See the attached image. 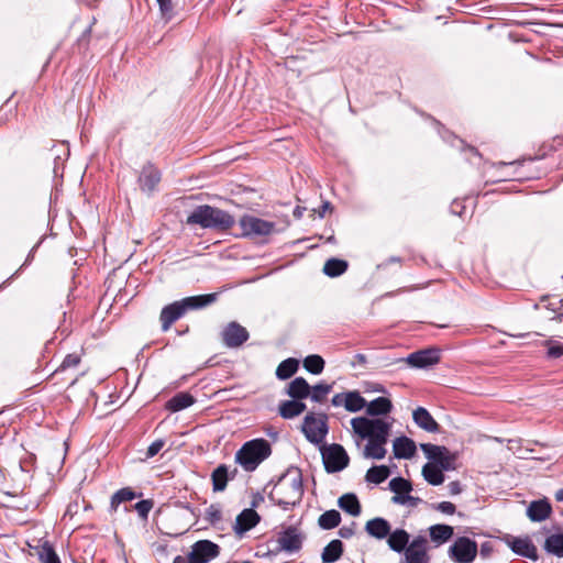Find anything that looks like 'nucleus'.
Masks as SVG:
<instances>
[{
    "label": "nucleus",
    "instance_id": "39448f33",
    "mask_svg": "<svg viewBox=\"0 0 563 563\" xmlns=\"http://www.w3.org/2000/svg\"><path fill=\"white\" fill-rule=\"evenodd\" d=\"M421 451L433 465L444 471H454L456 468L457 453H452L444 445H435L431 443H421Z\"/></svg>",
    "mask_w": 563,
    "mask_h": 563
},
{
    "label": "nucleus",
    "instance_id": "6ab92c4d",
    "mask_svg": "<svg viewBox=\"0 0 563 563\" xmlns=\"http://www.w3.org/2000/svg\"><path fill=\"white\" fill-rule=\"evenodd\" d=\"M552 506L547 498L533 500L527 508V516L533 522H541L550 517Z\"/></svg>",
    "mask_w": 563,
    "mask_h": 563
},
{
    "label": "nucleus",
    "instance_id": "7ed1b4c3",
    "mask_svg": "<svg viewBox=\"0 0 563 563\" xmlns=\"http://www.w3.org/2000/svg\"><path fill=\"white\" fill-rule=\"evenodd\" d=\"M272 454L271 443L257 438L246 441L235 453V463L245 472L255 471L258 465Z\"/></svg>",
    "mask_w": 563,
    "mask_h": 563
},
{
    "label": "nucleus",
    "instance_id": "6e6d98bb",
    "mask_svg": "<svg viewBox=\"0 0 563 563\" xmlns=\"http://www.w3.org/2000/svg\"><path fill=\"white\" fill-rule=\"evenodd\" d=\"M165 445V441L163 439H157L154 442H152L146 451V457L151 459L154 457Z\"/></svg>",
    "mask_w": 563,
    "mask_h": 563
},
{
    "label": "nucleus",
    "instance_id": "f3484780",
    "mask_svg": "<svg viewBox=\"0 0 563 563\" xmlns=\"http://www.w3.org/2000/svg\"><path fill=\"white\" fill-rule=\"evenodd\" d=\"M185 314L184 308L181 307L179 300L174 301L169 305H166L163 307L161 314H159V321L162 324V330L166 332L169 330L172 324L179 320Z\"/></svg>",
    "mask_w": 563,
    "mask_h": 563
},
{
    "label": "nucleus",
    "instance_id": "338daca9",
    "mask_svg": "<svg viewBox=\"0 0 563 563\" xmlns=\"http://www.w3.org/2000/svg\"><path fill=\"white\" fill-rule=\"evenodd\" d=\"M305 210H306V208L297 206V207L294 209V212H292V213H294V217H295L296 219H300V218L303 216Z\"/></svg>",
    "mask_w": 563,
    "mask_h": 563
},
{
    "label": "nucleus",
    "instance_id": "ddd939ff",
    "mask_svg": "<svg viewBox=\"0 0 563 563\" xmlns=\"http://www.w3.org/2000/svg\"><path fill=\"white\" fill-rule=\"evenodd\" d=\"M162 179L161 170L151 162H147L141 169L137 183L142 192L152 195Z\"/></svg>",
    "mask_w": 563,
    "mask_h": 563
},
{
    "label": "nucleus",
    "instance_id": "6e6552de",
    "mask_svg": "<svg viewBox=\"0 0 563 563\" xmlns=\"http://www.w3.org/2000/svg\"><path fill=\"white\" fill-rule=\"evenodd\" d=\"M477 552L476 541L468 537H459L449 548L448 555L455 563H472Z\"/></svg>",
    "mask_w": 563,
    "mask_h": 563
},
{
    "label": "nucleus",
    "instance_id": "393cba45",
    "mask_svg": "<svg viewBox=\"0 0 563 563\" xmlns=\"http://www.w3.org/2000/svg\"><path fill=\"white\" fill-rule=\"evenodd\" d=\"M454 534V528L444 523H437L429 527V536L437 547L448 542Z\"/></svg>",
    "mask_w": 563,
    "mask_h": 563
},
{
    "label": "nucleus",
    "instance_id": "412c9836",
    "mask_svg": "<svg viewBox=\"0 0 563 563\" xmlns=\"http://www.w3.org/2000/svg\"><path fill=\"white\" fill-rule=\"evenodd\" d=\"M391 530L389 521L382 517H375L365 525V531L368 536L383 540L386 539Z\"/></svg>",
    "mask_w": 563,
    "mask_h": 563
},
{
    "label": "nucleus",
    "instance_id": "5fc2aeb1",
    "mask_svg": "<svg viewBox=\"0 0 563 563\" xmlns=\"http://www.w3.org/2000/svg\"><path fill=\"white\" fill-rule=\"evenodd\" d=\"M80 363V357L79 355L73 353V354H67L65 356V358L63 360L60 366H59V369L64 371V369H67V368H70V367H76L78 364Z\"/></svg>",
    "mask_w": 563,
    "mask_h": 563
},
{
    "label": "nucleus",
    "instance_id": "f8f14e48",
    "mask_svg": "<svg viewBox=\"0 0 563 563\" xmlns=\"http://www.w3.org/2000/svg\"><path fill=\"white\" fill-rule=\"evenodd\" d=\"M220 554V547L210 540H199L188 553L191 563H208Z\"/></svg>",
    "mask_w": 563,
    "mask_h": 563
},
{
    "label": "nucleus",
    "instance_id": "5701e85b",
    "mask_svg": "<svg viewBox=\"0 0 563 563\" xmlns=\"http://www.w3.org/2000/svg\"><path fill=\"white\" fill-rule=\"evenodd\" d=\"M394 456L396 459H411L417 451L416 443L412 439L401 435L395 439L393 444Z\"/></svg>",
    "mask_w": 563,
    "mask_h": 563
},
{
    "label": "nucleus",
    "instance_id": "f257e3e1",
    "mask_svg": "<svg viewBox=\"0 0 563 563\" xmlns=\"http://www.w3.org/2000/svg\"><path fill=\"white\" fill-rule=\"evenodd\" d=\"M303 496L302 473L296 466H289L275 483L268 499L284 510L299 505Z\"/></svg>",
    "mask_w": 563,
    "mask_h": 563
},
{
    "label": "nucleus",
    "instance_id": "052dcab7",
    "mask_svg": "<svg viewBox=\"0 0 563 563\" xmlns=\"http://www.w3.org/2000/svg\"><path fill=\"white\" fill-rule=\"evenodd\" d=\"M448 488L451 495H459L462 493V486L459 481L450 482Z\"/></svg>",
    "mask_w": 563,
    "mask_h": 563
},
{
    "label": "nucleus",
    "instance_id": "69168bd1",
    "mask_svg": "<svg viewBox=\"0 0 563 563\" xmlns=\"http://www.w3.org/2000/svg\"><path fill=\"white\" fill-rule=\"evenodd\" d=\"M455 207H460V202L457 200H454L451 205V211L454 213V214H457V216H462L463 214V210H464V207H461V210H456Z\"/></svg>",
    "mask_w": 563,
    "mask_h": 563
},
{
    "label": "nucleus",
    "instance_id": "e2e57ef3",
    "mask_svg": "<svg viewBox=\"0 0 563 563\" xmlns=\"http://www.w3.org/2000/svg\"><path fill=\"white\" fill-rule=\"evenodd\" d=\"M367 363V357L365 354L357 353L354 356V361L351 362V365L355 367L356 365H365Z\"/></svg>",
    "mask_w": 563,
    "mask_h": 563
},
{
    "label": "nucleus",
    "instance_id": "bb28decb",
    "mask_svg": "<svg viewBox=\"0 0 563 563\" xmlns=\"http://www.w3.org/2000/svg\"><path fill=\"white\" fill-rule=\"evenodd\" d=\"M311 387L303 377L292 379L287 388V395L292 399H306L309 397Z\"/></svg>",
    "mask_w": 563,
    "mask_h": 563
},
{
    "label": "nucleus",
    "instance_id": "a878e982",
    "mask_svg": "<svg viewBox=\"0 0 563 563\" xmlns=\"http://www.w3.org/2000/svg\"><path fill=\"white\" fill-rule=\"evenodd\" d=\"M196 402L195 397L187 393V391H180L177 393L175 396H173L167 402H166V409L170 412H178L181 411L190 406H192Z\"/></svg>",
    "mask_w": 563,
    "mask_h": 563
},
{
    "label": "nucleus",
    "instance_id": "72a5a7b5",
    "mask_svg": "<svg viewBox=\"0 0 563 563\" xmlns=\"http://www.w3.org/2000/svg\"><path fill=\"white\" fill-rule=\"evenodd\" d=\"M35 550L41 563H60V559L49 541H42Z\"/></svg>",
    "mask_w": 563,
    "mask_h": 563
},
{
    "label": "nucleus",
    "instance_id": "864d4df0",
    "mask_svg": "<svg viewBox=\"0 0 563 563\" xmlns=\"http://www.w3.org/2000/svg\"><path fill=\"white\" fill-rule=\"evenodd\" d=\"M431 507L434 510H438V511H440L442 514H445V515H453L456 511L455 505L453 503H451V501H441V503H438V504H432Z\"/></svg>",
    "mask_w": 563,
    "mask_h": 563
},
{
    "label": "nucleus",
    "instance_id": "774afa93",
    "mask_svg": "<svg viewBox=\"0 0 563 563\" xmlns=\"http://www.w3.org/2000/svg\"><path fill=\"white\" fill-rule=\"evenodd\" d=\"M173 563H191L189 556L177 555L174 558Z\"/></svg>",
    "mask_w": 563,
    "mask_h": 563
},
{
    "label": "nucleus",
    "instance_id": "a19ab883",
    "mask_svg": "<svg viewBox=\"0 0 563 563\" xmlns=\"http://www.w3.org/2000/svg\"><path fill=\"white\" fill-rule=\"evenodd\" d=\"M341 522V515L338 510L331 509L324 511L318 519V525L323 530H331Z\"/></svg>",
    "mask_w": 563,
    "mask_h": 563
},
{
    "label": "nucleus",
    "instance_id": "4be33fe9",
    "mask_svg": "<svg viewBox=\"0 0 563 563\" xmlns=\"http://www.w3.org/2000/svg\"><path fill=\"white\" fill-rule=\"evenodd\" d=\"M410 534L401 528H397L394 531L390 530L387 537V544L390 550L397 553H404L409 547Z\"/></svg>",
    "mask_w": 563,
    "mask_h": 563
},
{
    "label": "nucleus",
    "instance_id": "473e14b6",
    "mask_svg": "<svg viewBox=\"0 0 563 563\" xmlns=\"http://www.w3.org/2000/svg\"><path fill=\"white\" fill-rule=\"evenodd\" d=\"M343 542L339 539L330 541L323 549L321 559L323 563H334L343 553Z\"/></svg>",
    "mask_w": 563,
    "mask_h": 563
},
{
    "label": "nucleus",
    "instance_id": "f704fd0d",
    "mask_svg": "<svg viewBox=\"0 0 563 563\" xmlns=\"http://www.w3.org/2000/svg\"><path fill=\"white\" fill-rule=\"evenodd\" d=\"M387 442L388 440L367 441L363 451V456L365 459L383 460L387 452L385 449Z\"/></svg>",
    "mask_w": 563,
    "mask_h": 563
},
{
    "label": "nucleus",
    "instance_id": "13d9d810",
    "mask_svg": "<svg viewBox=\"0 0 563 563\" xmlns=\"http://www.w3.org/2000/svg\"><path fill=\"white\" fill-rule=\"evenodd\" d=\"M355 522H352L350 526H343L339 529V536L343 539H350L355 533Z\"/></svg>",
    "mask_w": 563,
    "mask_h": 563
},
{
    "label": "nucleus",
    "instance_id": "09e8293b",
    "mask_svg": "<svg viewBox=\"0 0 563 563\" xmlns=\"http://www.w3.org/2000/svg\"><path fill=\"white\" fill-rule=\"evenodd\" d=\"M391 501L396 505H407L412 508L423 503L420 497L411 496L410 493L407 495H395L393 496Z\"/></svg>",
    "mask_w": 563,
    "mask_h": 563
},
{
    "label": "nucleus",
    "instance_id": "e433bc0d",
    "mask_svg": "<svg viewBox=\"0 0 563 563\" xmlns=\"http://www.w3.org/2000/svg\"><path fill=\"white\" fill-rule=\"evenodd\" d=\"M299 368V362L296 358L289 357L279 363L276 368V377L280 380L290 378L296 374Z\"/></svg>",
    "mask_w": 563,
    "mask_h": 563
},
{
    "label": "nucleus",
    "instance_id": "49530a36",
    "mask_svg": "<svg viewBox=\"0 0 563 563\" xmlns=\"http://www.w3.org/2000/svg\"><path fill=\"white\" fill-rule=\"evenodd\" d=\"M332 385L330 384H317L311 388L310 398L314 402H322L325 396L331 391Z\"/></svg>",
    "mask_w": 563,
    "mask_h": 563
},
{
    "label": "nucleus",
    "instance_id": "2eb2a0df",
    "mask_svg": "<svg viewBox=\"0 0 563 563\" xmlns=\"http://www.w3.org/2000/svg\"><path fill=\"white\" fill-rule=\"evenodd\" d=\"M260 520L261 517L254 509L246 508L238 515L233 527L234 532L238 536H243L245 532L254 528Z\"/></svg>",
    "mask_w": 563,
    "mask_h": 563
},
{
    "label": "nucleus",
    "instance_id": "423d86ee",
    "mask_svg": "<svg viewBox=\"0 0 563 563\" xmlns=\"http://www.w3.org/2000/svg\"><path fill=\"white\" fill-rule=\"evenodd\" d=\"M320 451L327 473H338L347 467L350 457L341 444L332 443L323 445Z\"/></svg>",
    "mask_w": 563,
    "mask_h": 563
},
{
    "label": "nucleus",
    "instance_id": "20e7f679",
    "mask_svg": "<svg viewBox=\"0 0 563 563\" xmlns=\"http://www.w3.org/2000/svg\"><path fill=\"white\" fill-rule=\"evenodd\" d=\"M353 432L361 439L367 441L388 440L391 423L380 418L355 417L351 420Z\"/></svg>",
    "mask_w": 563,
    "mask_h": 563
},
{
    "label": "nucleus",
    "instance_id": "1a4fd4ad",
    "mask_svg": "<svg viewBox=\"0 0 563 563\" xmlns=\"http://www.w3.org/2000/svg\"><path fill=\"white\" fill-rule=\"evenodd\" d=\"M240 227L242 235L246 238H263L277 232L275 222L251 214H245L240 219Z\"/></svg>",
    "mask_w": 563,
    "mask_h": 563
},
{
    "label": "nucleus",
    "instance_id": "a18cd8bd",
    "mask_svg": "<svg viewBox=\"0 0 563 563\" xmlns=\"http://www.w3.org/2000/svg\"><path fill=\"white\" fill-rule=\"evenodd\" d=\"M542 345L547 347V358L558 360L563 355V343L555 340H545Z\"/></svg>",
    "mask_w": 563,
    "mask_h": 563
},
{
    "label": "nucleus",
    "instance_id": "0eeeda50",
    "mask_svg": "<svg viewBox=\"0 0 563 563\" xmlns=\"http://www.w3.org/2000/svg\"><path fill=\"white\" fill-rule=\"evenodd\" d=\"M327 420L328 417L324 413L319 415V417L308 413L305 417L301 430L309 442L313 444L323 442L329 431Z\"/></svg>",
    "mask_w": 563,
    "mask_h": 563
},
{
    "label": "nucleus",
    "instance_id": "4d7b16f0",
    "mask_svg": "<svg viewBox=\"0 0 563 563\" xmlns=\"http://www.w3.org/2000/svg\"><path fill=\"white\" fill-rule=\"evenodd\" d=\"M37 245H35L31 251L30 253L27 254L26 258H25V262L21 265V267L12 275L10 276L4 283V284H8L10 280H12L16 275L18 273L23 269L24 267H26L27 265H30V263L33 261L34 258V252L36 250Z\"/></svg>",
    "mask_w": 563,
    "mask_h": 563
},
{
    "label": "nucleus",
    "instance_id": "8fccbe9b",
    "mask_svg": "<svg viewBox=\"0 0 563 563\" xmlns=\"http://www.w3.org/2000/svg\"><path fill=\"white\" fill-rule=\"evenodd\" d=\"M205 519L211 525L217 526L222 519V511L219 505L212 504L206 509Z\"/></svg>",
    "mask_w": 563,
    "mask_h": 563
},
{
    "label": "nucleus",
    "instance_id": "dca6fc26",
    "mask_svg": "<svg viewBox=\"0 0 563 563\" xmlns=\"http://www.w3.org/2000/svg\"><path fill=\"white\" fill-rule=\"evenodd\" d=\"M508 545L517 555L537 561L538 549L529 538H512L508 541Z\"/></svg>",
    "mask_w": 563,
    "mask_h": 563
},
{
    "label": "nucleus",
    "instance_id": "c03bdc74",
    "mask_svg": "<svg viewBox=\"0 0 563 563\" xmlns=\"http://www.w3.org/2000/svg\"><path fill=\"white\" fill-rule=\"evenodd\" d=\"M430 555L422 551H406L399 563H430Z\"/></svg>",
    "mask_w": 563,
    "mask_h": 563
},
{
    "label": "nucleus",
    "instance_id": "79ce46f5",
    "mask_svg": "<svg viewBox=\"0 0 563 563\" xmlns=\"http://www.w3.org/2000/svg\"><path fill=\"white\" fill-rule=\"evenodd\" d=\"M324 360L318 354H311L303 358V367L307 372L319 375L323 372Z\"/></svg>",
    "mask_w": 563,
    "mask_h": 563
},
{
    "label": "nucleus",
    "instance_id": "37998d69",
    "mask_svg": "<svg viewBox=\"0 0 563 563\" xmlns=\"http://www.w3.org/2000/svg\"><path fill=\"white\" fill-rule=\"evenodd\" d=\"M388 486L395 495H407L412 490L411 482L401 476L390 479Z\"/></svg>",
    "mask_w": 563,
    "mask_h": 563
},
{
    "label": "nucleus",
    "instance_id": "c756f323",
    "mask_svg": "<svg viewBox=\"0 0 563 563\" xmlns=\"http://www.w3.org/2000/svg\"><path fill=\"white\" fill-rule=\"evenodd\" d=\"M229 481V466L227 464H220L212 471L211 482L213 492H223Z\"/></svg>",
    "mask_w": 563,
    "mask_h": 563
},
{
    "label": "nucleus",
    "instance_id": "603ef678",
    "mask_svg": "<svg viewBox=\"0 0 563 563\" xmlns=\"http://www.w3.org/2000/svg\"><path fill=\"white\" fill-rule=\"evenodd\" d=\"M428 540L423 536H417L412 541L409 540V547L407 551H422L428 552L427 550Z\"/></svg>",
    "mask_w": 563,
    "mask_h": 563
},
{
    "label": "nucleus",
    "instance_id": "9d476101",
    "mask_svg": "<svg viewBox=\"0 0 563 563\" xmlns=\"http://www.w3.org/2000/svg\"><path fill=\"white\" fill-rule=\"evenodd\" d=\"M441 360V350L435 346L422 349L410 353L400 361L406 362L412 368L424 369L438 364Z\"/></svg>",
    "mask_w": 563,
    "mask_h": 563
},
{
    "label": "nucleus",
    "instance_id": "2f4dec72",
    "mask_svg": "<svg viewBox=\"0 0 563 563\" xmlns=\"http://www.w3.org/2000/svg\"><path fill=\"white\" fill-rule=\"evenodd\" d=\"M349 268V263L345 260L331 257L323 265V274L335 278L343 275Z\"/></svg>",
    "mask_w": 563,
    "mask_h": 563
},
{
    "label": "nucleus",
    "instance_id": "680f3d73",
    "mask_svg": "<svg viewBox=\"0 0 563 563\" xmlns=\"http://www.w3.org/2000/svg\"><path fill=\"white\" fill-rule=\"evenodd\" d=\"M331 404L334 407L344 406L345 404V393L336 394L332 397Z\"/></svg>",
    "mask_w": 563,
    "mask_h": 563
},
{
    "label": "nucleus",
    "instance_id": "a211bd4d",
    "mask_svg": "<svg viewBox=\"0 0 563 563\" xmlns=\"http://www.w3.org/2000/svg\"><path fill=\"white\" fill-rule=\"evenodd\" d=\"M218 299V292L205 294L186 297L179 300L181 307L184 308V312L186 313L189 310H199L203 309L212 303H214Z\"/></svg>",
    "mask_w": 563,
    "mask_h": 563
},
{
    "label": "nucleus",
    "instance_id": "de8ad7c7",
    "mask_svg": "<svg viewBox=\"0 0 563 563\" xmlns=\"http://www.w3.org/2000/svg\"><path fill=\"white\" fill-rule=\"evenodd\" d=\"M162 19L169 22L175 16L174 4L172 0H156Z\"/></svg>",
    "mask_w": 563,
    "mask_h": 563
},
{
    "label": "nucleus",
    "instance_id": "7c9ffc66",
    "mask_svg": "<svg viewBox=\"0 0 563 563\" xmlns=\"http://www.w3.org/2000/svg\"><path fill=\"white\" fill-rule=\"evenodd\" d=\"M543 548L547 553L563 558V530L549 534L545 538Z\"/></svg>",
    "mask_w": 563,
    "mask_h": 563
},
{
    "label": "nucleus",
    "instance_id": "4468645a",
    "mask_svg": "<svg viewBox=\"0 0 563 563\" xmlns=\"http://www.w3.org/2000/svg\"><path fill=\"white\" fill-rule=\"evenodd\" d=\"M222 342L227 347H239L245 343L250 334L247 330L235 321L229 322L221 332Z\"/></svg>",
    "mask_w": 563,
    "mask_h": 563
},
{
    "label": "nucleus",
    "instance_id": "58836bf2",
    "mask_svg": "<svg viewBox=\"0 0 563 563\" xmlns=\"http://www.w3.org/2000/svg\"><path fill=\"white\" fill-rule=\"evenodd\" d=\"M366 406V399L361 396L356 390L345 393L344 408L350 412H357L364 409Z\"/></svg>",
    "mask_w": 563,
    "mask_h": 563
},
{
    "label": "nucleus",
    "instance_id": "b1692460",
    "mask_svg": "<svg viewBox=\"0 0 563 563\" xmlns=\"http://www.w3.org/2000/svg\"><path fill=\"white\" fill-rule=\"evenodd\" d=\"M307 406L299 399L285 400L279 404L278 412L284 419H292L301 415Z\"/></svg>",
    "mask_w": 563,
    "mask_h": 563
},
{
    "label": "nucleus",
    "instance_id": "0e129e2a",
    "mask_svg": "<svg viewBox=\"0 0 563 563\" xmlns=\"http://www.w3.org/2000/svg\"><path fill=\"white\" fill-rule=\"evenodd\" d=\"M332 209V205L329 202V201H324L320 208V210L318 211L319 213V217L320 218H323L324 217V213L327 210H330Z\"/></svg>",
    "mask_w": 563,
    "mask_h": 563
},
{
    "label": "nucleus",
    "instance_id": "4c0bfd02",
    "mask_svg": "<svg viewBox=\"0 0 563 563\" xmlns=\"http://www.w3.org/2000/svg\"><path fill=\"white\" fill-rule=\"evenodd\" d=\"M422 476L430 485L433 486L441 485L445 478L443 471L431 463L423 465Z\"/></svg>",
    "mask_w": 563,
    "mask_h": 563
},
{
    "label": "nucleus",
    "instance_id": "3c124183",
    "mask_svg": "<svg viewBox=\"0 0 563 563\" xmlns=\"http://www.w3.org/2000/svg\"><path fill=\"white\" fill-rule=\"evenodd\" d=\"M153 500L142 499L134 505V509L137 511L142 519L146 520L151 509L153 508Z\"/></svg>",
    "mask_w": 563,
    "mask_h": 563
},
{
    "label": "nucleus",
    "instance_id": "f03ea898",
    "mask_svg": "<svg viewBox=\"0 0 563 563\" xmlns=\"http://www.w3.org/2000/svg\"><path fill=\"white\" fill-rule=\"evenodd\" d=\"M187 224H199L203 229L225 231L235 220L229 212L209 205L198 206L187 218Z\"/></svg>",
    "mask_w": 563,
    "mask_h": 563
},
{
    "label": "nucleus",
    "instance_id": "c85d7f7f",
    "mask_svg": "<svg viewBox=\"0 0 563 563\" xmlns=\"http://www.w3.org/2000/svg\"><path fill=\"white\" fill-rule=\"evenodd\" d=\"M338 506L353 517L360 516L362 511L361 503L354 493L343 494L338 499Z\"/></svg>",
    "mask_w": 563,
    "mask_h": 563
},
{
    "label": "nucleus",
    "instance_id": "9b49d317",
    "mask_svg": "<svg viewBox=\"0 0 563 563\" xmlns=\"http://www.w3.org/2000/svg\"><path fill=\"white\" fill-rule=\"evenodd\" d=\"M305 540V534L294 526L284 528L278 532L277 543L279 550L287 553H296L301 550Z\"/></svg>",
    "mask_w": 563,
    "mask_h": 563
},
{
    "label": "nucleus",
    "instance_id": "bf43d9fd",
    "mask_svg": "<svg viewBox=\"0 0 563 563\" xmlns=\"http://www.w3.org/2000/svg\"><path fill=\"white\" fill-rule=\"evenodd\" d=\"M494 550V545L490 541H485L484 543H482L481 545V549H479V555L483 558V559H487L490 556L492 552Z\"/></svg>",
    "mask_w": 563,
    "mask_h": 563
},
{
    "label": "nucleus",
    "instance_id": "ea45409f",
    "mask_svg": "<svg viewBox=\"0 0 563 563\" xmlns=\"http://www.w3.org/2000/svg\"><path fill=\"white\" fill-rule=\"evenodd\" d=\"M136 493L131 487H123L117 490L110 500V511H117L120 504L136 498Z\"/></svg>",
    "mask_w": 563,
    "mask_h": 563
},
{
    "label": "nucleus",
    "instance_id": "c9c22d12",
    "mask_svg": "<svg viewBox=\"0 0 563 563\" xmlns=\"http://www.w3.org/2000/svg\"><path fill=\"white\" fill-rule=\"evenodd\" d=\"M390 476V470L386 465H374L367 470L365 481L379 485Z\"/></svg>",
    "mask_w": 563,
    "mask_h": 563
},
{
    "label": "nucleus",
    "instance_id": "cd10ccee",
    "mask_svg": "<svg viewBox=\"0 0 563 563\" xmlns=\"http://www.w3.org/2000/svg\"><path fill=\"white\" fill-rule=\"evenodd\" d=\"M366 413L371 417L386 416L393 410V404L390 399L386 397H377L366 402Z\"/></svg>",
    "mask_w": 563,
    "mask_h": 563
},
{
    "label": "nucleus",
    "instance_id": "aec40b11",
    "mask_svg": "<svg viewBox=\"0 0 563 563\" xmlns=\"http://www.w3.org/2000/svg\"><path fill=\"white\" fill-rule=\"evenodd\" d=\"M415 423L428 432H440V424L434 420L431 413L423 407H418L412 412Z\"/></svg>",
    "mask_w": 563,
    "mask_h": 563
}]
</instances>
